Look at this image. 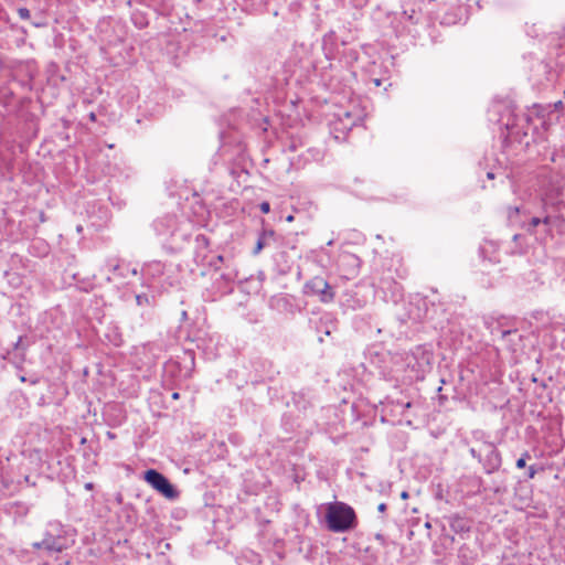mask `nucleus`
<instances>
[{
  "mask_svg": "<svg viewBox=\"0 0 565 565\" xmlns=\"http://www.w3.org/2000/svg\"><path fill=\"white\" fill-rule=\"evenodd\" d=\"M324 523L332 533H349L359 525L355 510L343 501H332L324 504Z\"/></svg>",
  "mask_w": 565,
  "mask_h": 565,
  "instance_id": "f257e3e1",
  "label": "nucleus"
},
{
  "mask_svg": "<svg viewBox=\"0 0 565 565\" xmlns=\"http://www.w3.org/2000/svg\"><path fill=\"white\" fill-rule=\"evenodd\" d=\"M406 369L412 372V380H424L431 369L433 353L424 345H417L405 354Z\"/></svg>",
  "mask_w": 565,
  "mask_h": 565,
  "instance_id": "f03ea898",
  "label": "nucleus"
},
{
  "mask_svg": "<svg viewBox=\"0 0 565 565\" xmlns=\"http://www.w3.org/2000/svg\"><path fill=\"white\" fill-rule=\"evenodd\" d=\"M564 186V178L557 172L547 171L540 175V191L546 203L554 204L563 195Z\"/></svg>",
  "mask_w": 565,
  "mask_h": 565,
  "instance_id": "7ed1b4c3",
  "label": "nucleus"
},
{
  "mask_svg": "<svg viewBox=\"0 0 565 565\" xmlns=\"http://www.w3.org/2000/svg\"><path fill=\"white\" fill-rule=\"evenodd\" d=\"M143 480L150 484L156 491L169 500L179 498V491L170 482V480L156 469H148L143 472Z\"/></svg>",
  "mask_w": 565,
  "mask_h": 565,
  "instance_id": "20e7f679",
  "label": "nucleus"
},
{
  "mask_svg": "<svg viewBox=\"0 0 565 565\" xmlns=\"http://www.w3.org/2000/svg\"><path fill=\"white\" fill-rule=\"evenodd\" d=\"M484 473L492 475L502 466V455L492 441L481 440V457L479 460Z\"/></svg>",
  "mask_w": 565,
  "mask_h": 565,
  "instance_id": "39448f33",
  "label": "nucleus"
},
{
  "mask_svg": "<svg viewBox=\"0 0 565 565\" xmlns=\"http://www.w3.org/2000/svg\"><path fill=\"white\" fill-rule=\"evenodd\" d=\"M530 121L531 117L526 114H511L504 124L507 129L505 139H509L511 142L522 143L524 138L527 136L526 127L529 126Z\"/></svg>",
  "mask_w": 565,
  "mask_h": 565,
  "instance_id": "423d86ee",
  "label": "nucleus"
},
{
  "mask_svg": "<svg viewBox=\"0 0 565 565\" xmlns=\"http://www.w3.org/2000/svg\"><path fill=\"white\" fill-rule=\"evenodd\" d=\"M556 79V72L550 62L534 60L530 68V81L533 85L542 87Z\"/></svg>",
  "mask_w": 565,
  "mask_h": 565,
  "instance_id": "0eeeda50",
  "label": "nucleus"
},
{
  "mask_svg": "<svg viewBox=\"0 0 565 565\" xmlns=\"http://www.w3.org/2000/svg\"><path fill=\"white\" fill-rule=\"evenodd\" d=\"M303 294L307 296H316L324 303L333 301L335 296L333 287L320 276H316L305 284Z\"/></svg>",
  "mask_w": 565,
  "mask_h": 565,
  "instance_id": "6e6552de",
  "label": "nucleus"
},
{
  "mask_svg": "<svg viewBox=\"0 0 565 565\" xmlns=\"http://www.w3.org/2000/svg\"><path fill=\"white\" fill-rule=\"evenodd\" d=\"M152 228L158 238L162 242H169L178 232V220L175 215L166 214L152 222Z\"/></svg>",
  "mask_w": 565,
  "mask_h": 565,
  "instance_id": "1a4fd4ad",
  "label": "nucleus"
},
{
  "mask_svg": "<svg viewBox=\"0 0 565 565\" xmlns=\"http://www.w3.org/2000/svg\"><path fill=\"white\" fill-rule=\"evenodd\" d=\"M379 289L383 292L385 301L397 302L403 298L402 285L390 276L380 279Z\"/></svg>",
  "mask_w": 565,
  "mask_h": 565,
  "instance_id": "9d476101",
  "label": "nucleus"
},
{
  "mask_svg": "<svg viewBox=\"0 0 565 565\" xmlns=\"http://www.w3.org/2000/svg\"><path fill=\"white\" fill-rule=\"evenodd\" d=\"M277 241V233L273 228L263 226L257 234L256 244L252 250V254L257 256L263 249L275 246Z\"/></svg>",
  "mask_w": 565,
  "mask_h": 565,
  "instance_id": "9b49d317",
  "label": "nucleus"
},
{
  "mask_svg": "<svg viewBox=\"0 0 565 565\" xmlns=\"http://www.w3.org/2000/svg\"><path fill=\"white\" fill-rule=\"evenodd\" d=\"M106 266L108 271L113 275L107 277L108 281L113 278H127L129 275H137V269L135 267H131L128 263L119 262L118 259H107Z\"/></svg>",
  "mask_w": 565,
  "mask_h": 565,
  "instance_id": "f8f14e48",
  "label": "nucleus"
},
{
  "mask_svg": "<svg viewBox=\"0 0 565 565\" xmlns=\"http://www.w3.org/2000/svg\"><path fill=\"white\" fill-rule=\"evenodd\" d=\"M444 520L447 521L451 531L456 534L468 533L471 530V520L465 515H460L458 513H454L450 515L444 516Z\"/></svg>",
  "mask_w": 565,
  "mask_h": 565,
  "instance_id": "ddd939ff",
  "label": "nucleus"
},
{
  "mask_svg": "<svg viewBox=\"0 0 565 565\" xmlns=\"http://www.w3.org/2000/svg\"><path fill=\"white\" fill-rule=\"evenodd\" d=\"M119 518L122 520L124 524L127 526H136L138 523V511L131 503L122 504Z\"/></svg>",
  "mask_w": 565,
  "mask_h": 565,
  "instance_id": "4468645a",
  "label": "nucleus"
},
{
  "mask_svg": "<svg viewBox=\"0 0 565 565\" xmlns=\"http://www.w3.org/2000/svg\"><path fill=\"white\" fill-rule=\"evenodd\" d=\"M42 544H44V550L49 553H58L65 548L64 540L52 534H46L42 540Z\"/></svg>",
  "mask_w": 565,
  "mask_h": 565,
  "instance_id": "2eb2a0df",
  "label": "nucleus"
},
{
  "mask_svg": "<svg viewBox=\"0 0 565 565\" xmlns=\"http://www.w3.org/2000/svg\"><path fill=\"white\" fill-rule=\"evenodd\" d=\"M164 273V264L160 260H152L142 267V274L149 278L157 279Z\"/></svg>",
  "mask_w": 565,
  "mask_h": 565,
  "instance_id": "dca6fc26",
  "label": "nucleus"
},
{
  "mask_svg": "<svg viewBox=\"0 0 565 565\" xmlns=\"http://www.w3.org/2000/svg\"><path fill=\"white\" fill-rule=\"evenodd\" d=\"M479 253L483 259H488L492 264L500 262L497 253V246L492 242H486L483 245H481Z\"/></svg>",
  "mask_w": 565,
  "mask_h": 565,
  "instance_id": "f3484780",
  "label": "nucleus"
},
{
  "mask_svg": "<svg viewBox=\"0 0 565 565\" xmlns=\"http://www.w3.org/2000/svg\"><path fill=\"white\" fill-rule=\"evenodd\" d=\"M535 109V114L541 117V118H545V113H547L548 116L553 115L555 111L559 110L563 108V102L562 100H558V102H555L554 104H550L547 105L546 107L545 106H542V105H534L533 107Z\"/></svg>",
  "mask_w": 565,
  "mask_h": 565,
  "instance_id": "a211bd4d",
  "label": "nucleus"
},
{
  "mask_svg": "<svg viewBox=\"0 0 565 565\" xmlns=\"http://www.w3.org/2000/svg\"><path fill=\"white\" fill-rule=\"evenodd\" d=\"M182 361L184 363V377H190L195 364V355L193 350H184Z\"/></svg>",
  "mask_w": 565,
  "mask_h": 565,
  "instance_id": "6ab92c4d",
  "label": "nucleus"
},
{
  "mask_svg": "<svg viewBox=\"0 0 565 565\" xmlns=\"http://www.w3.org/2000/svg\"><path fill=\"white\" fill-rule=\"evenodd\" d=\"M131 21L138 29H145L148 25V19L141 12H134L131 15Z\"/></svg>",
  "mask_w": 565,
  "mask_h": 565,
  "instance_id": "aec40b11",
  "label": "nucleus"
},
{
  "mask_svg": "<svg viewBox=\"0 0 565 565\" xmlns=\"http://www.w3.org/2000/svg\"><path fill=\"white\" fill-rule=\"evenodd\" d=\"M343 117L344 118H342L340 116V118H339L340 124L343 125L344 129H351L355 125V119L352 118V115L350 111H344Z\"/></svg>",
  "mask_w": 565,
  "mask_h": 565,
  "instance_id": "412c9836",
  "label": "nucleus"
},
{
  "mask_svg": "<svg viewBox=\"0 0 565 565\" xmlns=\"http://www.w3.org/2000/svg\"><path fill=\"white\" fill-rule=\"evenodd\" d=\"M491 333L492 334H499L501 339H504L511 334H515L516 333V330H511V329H502L500 326H497L494 328L491 329Z\"/></svg>",
  "mask_w": 565,
  "mask_h": 565,
  "instance_id": "4be33fe9",
  "label": "nucleus"
},
{
  "mask_svg": "<svg viewBox=\"0 0 565 565\" xmlns=\"http://www.w3.org/2000/svg\"><path fill=\"white\" fill-rule=\"evenodd\" d=\"M195 242H196L198 248H207L209 244H210L209 238L203 234L198 235L195 237Z\"/></svg>",
  "mask_w": 565,
  "mask_h": 565,
  "instance_id": "5701e85b",
  "label": "nucleus"
},
{
  "mask_svg": "<svg viewBox=\"0 0 565 565\" xmlns=\"http://www.w3.org/2000/svg\"><path fill=\"white\" fill-rule=\"evenodd\" d=\"M469 454L471 455L472 458H475L479 461L480 457H481V441L479 443V445L477 447H471L469 449Z\"/></svg>",
  "mask_w": 565,
  "mask_h": 565,
  "instance_id": "b1692460",
  "label": "nucleus"
},
{
  "mask_svg": "<svg viewBox=\"0 0 565 565\" xmlns=\"http://www.w3.org/2000/svg\"><path fill=\"white\" fill-rule=\"evenodd\" d=\"M136 301L139 306L150 305V298L146 294L137 295Z\"/></svg>",
  "mask_w": 565,
  "mask_h": 565,
  "instance_id": "393cba45",
  "label": "nucleus"
},
{
  "mask_svg": "<svg viewBox=\"0 0 565 565\" xmlns=\"http://www.w3.org/2000/svg\"><path fill=\"white\" fill-rule=\"evenodd\" d=\"M18 14H19L20 19H22V20H29L31 18L30 10L24 7L18 9Z\"/></svg>",
  "mask_w": 565,
  "mask_h": 565,
  "instance_id": "a878e982",
  "label": "nucleus"
},
{
  "mask_svg": "<svg viewBox=\"0 0 565 565\" xmlns=\"http://www.w3.org/2000/svg\"><path fill=\"white\" fill-rule=\"evenodd\" d=\"M541 224V218L540 217H532L531 221H530V224H529V228L527 231L530 233H533V230L539 226Z\"/></svg>",
  "mask_w": 565,
  "mask_h": 565,
  "instance_id": "bb28decb",
  "label": "nucleus"
},
{
  "mask_svg": "<svg viewBox=\"0 0 565 565\" xmlns=\"http://www.w3.org/2000/svg\"><path fill=\"white\" fill-rule=\"evenodd\" d=\"M537 471H539V469L534 465H531L527 468V478L533 479L535 477V475L537 473Z\"/></svg>",
  "mask_w": 565,
  "mask_h": 565,
  "instance_id": "cd10ccee",
  "label": "nucleus"
},
{
  "mask_svg": "<svg viewBox=\"0 0 565 565\" xmlns=\"http://www.w3.org/2000/svg\"><path fill=\"white\" fill-rule=\"evenodd\" d=\"M520 210L518 206H510L508 209V216L509 218H512L513 216H516L519 214Z\"/></svg>",
  "mask_w": 565,
  "mask_h": 565,
  "instance_id": "c85d7f7f",
  "label": "nucleus"
},
{
  "mask_svg": "<svg viewBox=\"0 0 565 565\" xmlns=\"http://www.w3.org/2000/svg\"><path fill=\"white\" fill-rule=\"evenodd\" d=\"M19 379H20V381L22 383L29 382L31 385H36L39 383V379L38 377H33V379L28 380L24 375H20Z\"/></svg>",
  "mask_w": 565,
  "mask_h": 565,
  "instance_id": "c756f323",
  "label": "nucleus"
},
{
  "mask_svg": "<svg viewBox=\"0 0 565 565\" xmlns=\"http://www.w3.org/2000/svg\"><path fill=\"white\" fill-rule=\"evenodd\" d=\"M259 209H260V211H262L263 213H265V214H266V213H269V211H270V204H269L268 202H262V203L259 204Z\"/></svg>",
  "mask_w": 565,
  "mask_h": 565,
  "instance_id": "7c9ffc66",
  "label": "nucleus"
},
{
  "mask_svg": "<svg viewBox=\"0 0 565 565\" xmlns=\"http://www.w3.org/2000/svg\"><path fill=\"white\" fill-rule=\"evenodd\" d=\"M223 259H224V258H223V256H222V255H217V256L215 257V260H211V262H210V265H211V266H214L215 268H218V267H217V264H218V263H222V262H223Z\"/></svg>",
  "mask_w": 565,
  "mask_h": 565,
  "instance_id": "2f4dec72",
  "label": "nucleus"
},
{
  "mask_svg": "<svg viewBox=\"0 0 565 565\" xmlns=\"http://www.w3.org/2000/svg\"><path fill=\"white\" fill-rule=\"evenodd\" d=\"M515 466L518 469H523L526 467V462L524 460V458H519L515 462Z\"/></svg>",
  "mask_w": 565,
  "mask_h": 565,
  "instance_id": "473e14b6",
  "label": "nucleus"
},
{
  "mask_svg": "<svg viewBox=\"0 0 565 565\" xmlns=\"http://www.w3.org/2000/svg\"><path fill=\"white\" fill-rule=\"evenodd\" d=\"M386 510H387V504H386V503L382 502V503H380V504L377 505V511H379L380 513H384Z\"/></svg>",
  "mask_w": 565,
  "mask_h": 565,
  "instance_id": "72a5a7b5",
  "label": "nucleus"
},
{
  "mask_svg": "<svg viewBox=\"0 0 565 565\" xmlns=\"http://www.w3.org/2000/svg\"><path fill=\"white\" fill-rule=\"evenodd\" d=\"M552 223V217L546 215L545 217L541 218V224L550 225Z\"/></svg>",
  "mask_w": 565,
  "mask_h": 565,
  "instance_id": "f704fd0d",
  "label": "nucleus"
},
{
  "mask_svg": "<svg viewBox=\"0 0 565 565\" xmlns=\"http://www.w3.org/2000/svg\"><path fill=\"white\" fill-rule=\"evenodd\" d=\"M22 339V337H19L18 340L13 343L14 350H19L21 348Z\"/></svg>",
  "mask_w": 565,
  "mask_h": 565,
  "instance_id": "c9c22d12",
  "label": "nucleus"
},
{
  "mask_svg": "<svg viewBox=\"0 0 565 565\" xmlns=\"http://www.w3.org/2000/svg\"><path fill=\"white\" fill-rule=\"evenodd\" d=\"M115 500L118 504H124L122 503V494L121 493H117L116 497H115Z\"/></svg>",
  "mask_w": 565,
  "mask_h": 565,
  "instance_id": "e433bc0d",
  "label": "nucleus"
},
{
  "mask_svg": "<svg viewBox=\"0 0 565 565\" xmlns=\"http://www.w3.org/2000/svg\"><path fill=\"white\" fill-rule=\"evenodd\" d=\"M375 540L380 541L382 544H384V542H385V537H384V535H383V534H381V533H377V534L375 535Z\"/></svg>",
  "mask_w": 565,
  "mask_h": 565,
  "instance_id": "4c0bfd02",
  "label": "nucleus"
},
{
  "mask_svg": "<svg viewBox=\"0 0 565 565\" xmlns=\"http://www.w3.org/2000/svg\"><path fill=\"white\" fill-rule=\"evenodd\" d=\"M520 458H524V460L526 461L527 459H530V458H531L530 452H529L527 450H526V451H524V452L521 455V457H520Z\"/></svg>",
  "mask_w": 565,
  "mask_h": 565,
  "instance_id": "58836bf2",
  "label": "nucleus"
},
{
  "mask_svg": "<svg viewBox=\"0 0 565 565\" xmlns=\"http://www.w3.org/2000/svg\"><path fill=\"white\" fill-rule=\"evenodd\" d=\"M33 547L38 548V550L44 548V544H42V541L41 542H36V543L33 544Z\"/></svg>",
  "mask_w": 565,
  "mask_h": 565,
  "instance_id": "ea45409f",
  "label": "nucleus"
},
{
  "mask_svg": "<svg viewBox=\"0 0 565 565\" xmlns=\"http://www.w3.org/2000/svg\"><path fill=\"white\" fill-rule=\"evenodd\" d=\"M289 150L290 151H296L297 150V145L295 143V141H291V143L289 145Z\"/></svg>",
  "mask_w": 565,
  "mask_h": 565,
  "instance_id": "a19ab883",
  "label": "nucleus"
},
{
  "mask_svg": "<svg viewBox=\"0 0 565 565\" xmlns=\"http://www.w3.org/2000/svg\"><path fill=\"white\" fill-rule=\"evenodd\" d=\"M445 401H447V397L441 395V394H439V403H440V405H444Z\"/></svg>",
  "mask_w": 565,
  "mask_h": 565,
  "instance_id": "79ce46f5",
  "label": "nucleus"
},
{
  "mask_svg": "<svg viewBox=\"0 0 565 565\" xmlns=\"http://www.w3.org/2000/svg\"><path fill=\"white\" fill-rule=\"evenodd\" d=\"M408 497H409V494H408V492H407V491H403V492L401 493V498H402V499H404V500H405V499H407Z\"/></svg>",
  "mask_w": 565,
  "mask_h": 565,
  "instance_id": "37998d69",
  "label": "nucleus"
},
{
  "mask_svg": "<svg viewBox=\"0 0 565 565\" xmlns=\"http://www.w3.org/2000/svg\"><path fill=\"white\" fill-rule=\"evenodd\" d=\"M487 178L490 179V180L494 179V173L493 172H488L487 173Z\"/></svg>",
  "mask_w": 565,
  "mask_h": 565,
  "instance_id": "c03bdc74",
  "label": "nucleus"
},
{
  "mask_svg": "<svg viewBox=\"0 0 565 565\" xmlns=\"http://www.w3.org/2000/svg\"><path fill=\"white\" fill-rule=\"evenodd\" d=\"M89 119H90L92 121H95V120H96V115H95L94 113H90V114H89Z\"/></svg>",
  "mask_w": 565,
  "mask_h": 565,
  "instance_id": "a18cd8bd",
  "label": "nucleus"
},
{
  "mask_svg": "<svg viewBox=\"0 0 565 565\" xmlns=\"http://www.w3.org/2000/svg\"><path fill=\"white\" fill-rule=\"evenodd\" d=\"M179 397H180V394H179L178 392H174V393L172 394V398H173V399H179Z\"/></svg>",
  "mask_w": 565,
  "mask_h": 565,
  "instance_id": "49530a36",
  "label": "nucleus"
},
{
  "mask_svg": "<svg viewBox=\"0 0 565 565\" xmlns=\"http://www.w3.org/2000/svg\"><path fill=\"white\" fill-rule=\"evenodd\" d=\"M85 489H87V490L93 489V483L92 482L86 483Z\"/></svg>",
  "mask_w": 565,
  "mask_h": 565,
  "instance_id": "de8ad7c7",
  "label": "nucleus"
},
{
  "mask_svg": "<svg viewBox=\"0 0 565 565\" xmlns=\"http://www.w3.org/2000/svg\"><path fill=\"white\" fill-rule=\"evenodd\" d=\"M278 301L287 302L288 300H287V298H286V297H281V298H279V299H278Z\"/></svg>",
  "mask_w": 565,
  "mask_h": 565,
  "instance_id": "09e8293b",
  "label": "nucleus"
},
{
  "mask_svg": "<svg viewBox=\"0 0 565 565\" xmlns=\"http://www.w3.org/2000/svg\"><path fill=\"white\" fill-rule=\"evenodd\" d=\"M33 25H34L35 28H40L42 24H40V23H33Z\"/></svg>",
  "mask_w": 565,
  "mask_h": 565,
  "instance_id": "8fccbe9b",
  "label": "nucleus"
},
{
  "mask_svg": "<svg viewBox=\"0 0 565 565\" xmlns=\"http://www.w3.org/2000/svg\"><path fill=\"white\" fill-rule=\"evenodd\" d=\"M476 435L483 436V433H481V431H477V433H475V436H476Z\"/></svg>",
  "mask_w": 565,
  "mask_h": 565,
  "instance_id": "3c124183",
  "label": "nucleus"
},
{
  "mask_svg": "<svg viewBox=\"0 0 565 565\" xmlns=\"http://www.w3.org/2000/svg\"><path fill=\"white\" fill-rule=\"evenodd\" d=\"M186 317V311H183L182 312V318H185Z\"/></svg>",
  "mask_w": 565,
  "mask_h": 565,
  "instance_id": "603ef678",
  "label": "nucleus"
}]
</instances>
